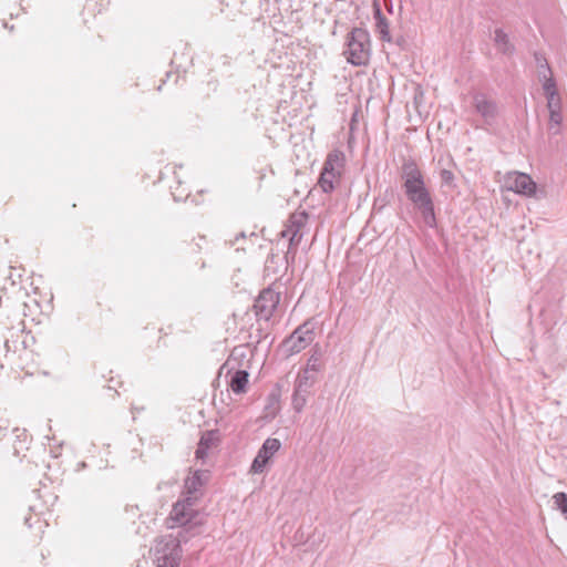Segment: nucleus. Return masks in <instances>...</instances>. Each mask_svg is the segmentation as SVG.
<instances>
[{
    "mask_svg": "<svg viewBox=\"0 0 567 567\" xmlns=\"http://www.w3.org/2000/svg\"><path fill=\"white\" fill-rule=\"evenodd\" d=\"M319 368H320V364H319V358L316 357L315 354H312L309 360H308V363H307V370H311V371H319Z\"/></svg>",
    "mask_w": 567,
    "mask_h": 567,
    "instance_id": "26",
    "label": "nucleus"
},
{
    "mask_svg": "<svg viewBox=\"0 0 567 567\" xmlns=\"http://www.w3.org/2000/svg\"><path fill=\"white\" fill-rule=\"evenodd\" d=\"M473 106L486 124H493L498 115L497 102L485 93L473 96Z\"/></svg>",
    "mask_w": 567,
    "mask_h": 567,
    "instance_id": "8",
    "label": "nucleus"
},
{
    "mask_svg": "<svg viewBox=\"0 0 567 567\" xmlns=\"http://www.w3.org/2000/svg\"><path fill=\"white\" fill-rule=\"evenodd\" d=\"M202 247L198 243H192L187 246V252L188 254H198L200 252Z\"/></svg>",
    "mask_w": 567,
    "mask_h": 567,
    "instance_id": "27",
    "label": "nucleus"
},
{
    "mask_svg": "<svg viewBox=\"0 0 567 567\" xmlns=\"http://www.w3.org/2000/svg\"><path fill=\"white\" fill-rule=\"evenodd\" d=\"M546 100L548 110H561V99L559 93L554 94V96H547Z\"/></svg>",
    "mask_w": 567,
    "mask_h": 567,
    "instance_id": "24",
    "label": "nucleus"
},
{
    "mask_svg": "<svg viewBox=\"0 0 567 567\" xmlns=\"http://www.w3.org/2000/svg\"><path fill=\"white\" fill-rule=\"evenodd\" d=\"M403 189L424 182V175L413 158L404 159L401 166Z\"/></svg>",
    "mask_w": 567,
    "mask_h": 567,
    "instance_id": "11",
    "label": "nucleus"
},
{
    "mask_svg": "<svg viewBox=\"0 0 567 567\" xmlns=\"http://www.w3.org/2000/svg\"><path fill=\"white\" fill-rule=\"evenodd\" d=\"M312 384L313 380L307 375V371L298 374L292 394V408L296 412L300 413L303 410Z\"/></svg>",
    "mask_w": 567,
    "mask_h": 567,
    "instance_id": "9",
    "label": "nucleus"
},
{
    "mask_svg": "<svg viewBox=\"0 0 567 567\" xmlns=\"http://www.w3.org/2000/svg\"><path fill=\"white\" fill-rule=\"evenodd\" d=\"M280 446L281 443L278 439L268 437L262 443L256 457L254 458L250 471L256 474L262 473L272 456L279 451Z\"/></svg>",
    "mask_w": 567,
    "mask_h": 567,
    "instance_id": "7",
    "label": "nucleus"
},
{
    "mask_svg": "<svg viewBox=\"0 0 567 567\" xmlns=\"http://www.w3.org/2000/svg\"><path fill=\"white\" fill-rule=\"evenodd\" d=\"M280 301V292L272 287L262 289L254 302V311L259 320L268 321L275 313Z\"/></svg>",
    "mask_w": 567,
    "mask_h": 567,
    "instance_id": "6",
    "label": "nucleus"
},
{
    "mask_svg": "<svg viewBox=\"0 0 567 567\" xmlns=\"http://www.w3.org/2000/svg\"><path fill=\"white\" fill-rule=\"evenodd\" d=\"M182 553V547L179 544V539L173 536H163L156 540L154 546V559L157 556H165L168 553Z\"/></svg>",
    "mask_w": 567,
    "mask_h": 567,
    "instance_id": "14",
    "label": "nucleus"
},
{
    "mask_svg": "<svg viewBox=\"0 0 567 567\" xmlns=\"http://www.w3.org/2000/svg\"><path fill=\"white\" fill-rule=\"evenodd\" d=\"M539 81L543 84V90L545 93V96H554V94L558 93L556 81L553 78L551 74H544V76L539 78Z\"/></svg>",
    "mask_w": 567,
    "mask_h": 567,
    "instance_id": "21",
    "label": "nucleus"
},
{
    "mask_svg": "<svg viewBox=\"0 0 567 567\" xmlns=\"http://www.w3.org/2000/svg\"><path fill=\"white\" fill-rule=\"evenodd\" d=\"M549 111V122L548 130L557 134L559 132V127L563 121L561 110H548Z\"/></svg>",
    "mask_w": 567,
    "mask_h": 567,
    "instance_id": "22",
    "label": "nucleus"
},
{
    "mask_svg": "<svg viewBox=\"0 0 567 567\" xmlns=\"http://www.w3.org/2000/svg\"><path fill=\"white\" fill-rule=\"evenodd\" d=\"M553 499L557 509H559L564 517L567 519V494L564 492L556 493L553 496Z\"/></svg>",
    "mask_w": 567,
    "mask_h": 567,
    "instance_id": "23",
    "label": "nucleus"
},
{
    "mask_svg": "<svg viewBox=\"0 0 567 567\" xmlns=\"http://www.w3.org/2000/svg\"><path fill=\"white\" fill-rule=\"evenodd\" d=\"M209 476V471L197 470L186 477L184 482L185 496L173 505L167 518L168 522H173V524L168 525L169 528L182 526L189 530L202 524L200 520H197L198 512L194 509V506L202 496V487L208 482Z\"/></svg>",
    "mask_w": 567,
    "mask_h": 567,
    "instance_id": "1",
    "label": "nucleus"
},
{
    "mask_svg": "<svg viewBox=\"0 0 567 567\" xmlns=\"http://www.w3.org/2000/svg\"><path fill=\"white\" fill-rule=\"evenodd\" d=\"M343 55L355 66L367 65L371 54L370 34L365 29L353 28L347 35Z\"/></svg>",
    "mask_w": 567,
    "mask_h": 567,
    "instance_id": "2",
    "label": "nucleus"
},
{
    "mask_svg": "<svg viewBox=\"0 0 567 567\" xmlns=\"http://www.w3.org/2000/svg\"><path fill=\"white\" fill-rule=\"evenodd\" d=\"M385 6H386V9L389 10V12H392L393 7H392L391 1L389 3L385 1Z\"/></svg>",
    "mask_w": 567,
    "mask_h": 567,
    "instance_id": "29",
    "label": "nucleus"
},
{
    "mask_svg": "<svg viewBox=\"0 0 567 567\" xmlns=\"http://www.w3.org/2000/svg\"><path fill=\"white\" fill-rule=\"evenodd\" d=\"M308 218L309 215L305 210H297L289 216L285 225V229L281 230V237L289 239L287 255H295L297 252L298 246L303 236L302 229L306 227Z\"/></svg>",
    "mask_w": 567,
    "mask_h": 567,
    "instance_id": "5",
    "label": "nucleus"
},
{
    "mask_svg": "<svg viewBox=\"0 0 567 567\" xmlns=\"http://www.w3.org/2000/svg\"><path fill=\"white\" fill-rule=\"evenodd\" d=\"M343 164L344 154L339 150H334L328 154L323 164V169L333 172L341 176Z\"/></svg>",
    "mask_w": 567,
    "mask_h": 567,
    "instance_id": "17",
    "label": "nucleus"
},
{
    "mask_svg": "<svg viewBox=\"0 0 567 567\" xmlns=\"http://www.w3.org/2000/svg\"><path fill=\"white\" fill-rule=\"evenodd\" d=\"M220 442V433L218 430L205 431L197 445L195 452L196 458L205 460L208 455L209 450L216 447Z\"/></svg>",
    "mask_w": 567,
    "mask_h": 567,
    "instance_id": "12",
    "label": "nucleus"
},
{
    "mask_svg": "<svg viewBox=\"0 0 567 567\" xmlns=\"http://www.w3.org/2000/svg\"><path fill=\"white\" fill-rule=\"evenodd\" d=\"M339 177L340 175L322 168L318 184L324 193H331L334 189V182Z\"/></svg>",
    "mask_w": 567,
    "mask_h": 567,
    "instance_id": "18",
    "label": "nucleus"
},
{
    "mask_svg": "<svg viewBox=\"0 0 567 567\" xmlns=\"http://www.w3.org/2000/svg\"><path fill=\"white\" fill-rule=\"evenodd\" d=\"M373 14L375 19V31L383 42H392L388 19L383 16L378 0L373 1Z\"/></svg>",
    "mask_w": 567,
    "mask_h": 567,
    "instance_id": "13",
    "label": "nucleus"
},
{
    "mask_svg": "<svg viewBox=\"0 0 567 567\" xmlns=\"http://www.w3.org/2000/svg\"><path fill=\"white\" fill-rule=\"evenodd\" d=\"M182 558V553H172L165 556H157L154 559L157 567H178Z\"/></svg>",
    "mask_w": 567,
    "mask_h": 567,
    "instance_id": "19",
    "label": "nucleus"
},
{
    "mask_svg": "<svg viewBox=\"0 0 567 567\" xmlns=\"http://www.w3.org/2000/svg\"><path fill=\"white\" fill-rule=\"evenodd\" d=\"M534 60L538 70V78L544 76V74H551L553 71L549 66V63L542 52H534Z\"/></svg>",
    "mask_w": 567,
    "mask_h": 567,
    "instance_id": "20",
    "label": "nucleus"
},
{
    "mask_svg": "<svg viewBox=\"0 0 567 567\" xmlns=\"http://www.w3.org/2000/svg\"><path fill=\"white\" fill-rule=\"evenodd\" d=\"M126 512H132L133 516H138L140 508L137 505H127L125 508Z\"/></svg>",
    "mask_w": 567,
    "mask_h": 567,
    "instance_id": "28",
    "label": "nucleus"
},
{
    "mask_svg": "<svg viewBox=\"0 0 567 567\" xmlns=\"http://www.w3.org/2000/svg\"><path fill=\"white\" fill-rule=\"evenodd\" d=\"M205 266H206L205 261H204V260H202V261H200V268H204Z\"/></svg>",
    "mask_w": 567,
    "mask_h": 567,
    "instance_id": "30",
    "label": "nucleus"
},
{
    "mask_svg": "<svg viewBox=\"0 0 567 567\" xmlns=\"http://www.w3.org/2000/svg\"><path fill=\"white\" fill-rule=\"evenodd\" d=\"M494 43L498 52L505 55H513L515 47L511 42L508 34L503 29H496L494 32Z\"/></svg>",
    "mask_w": 567,
    "mask_h": 567,
    "instance_id": "15",
    "label": "nucleus"
},
{
    "mask_svg": "<svg viewBox=\"0 0 567 567\" xmlns=\"http://www.w3.org/2000/svg\"><path fill=\"white\" fill-rule=\"evenodd\" d=\"M406 198L413 204L414 208L421 214L424 224L430 228L437 225L434 200L425 181L421 184L410 186L404 189Z\"/></svg>",
    "mask_w": 567,
    "mask_h": 567,
    "instance_id": "3",
    "label": "nucleus"
},
{
    "mask_svg": "<svg viewBox=\"0 0 567 567\" xmlns=\"http://www.w3.org/2000/svg\"><path fill=\"white\" fill-rule=\"evenodd\" d=\"M440 177H441L442 184H445L449 186H451L454 182V174L450 169H442L440 172Z\"/></svg>",
    "mask_w": 567,
    "mask_h": 567,
    "instance_id": "25",
    "label": "nucleus"
},
{
    "mask_svg": "<svg viewBox=\"0 0 567 567\" xmlns=\"http://www.w3.org/2000/svg\"><path fill=\"white\" fill-rule=\"evenodd\" d=\"M507 183L509 185V189L517 194L532 197L536 193V183L528 174L515 172L508 175Z\"/></svg>",
    "mask_w": 567,
    "mask_h": 567,
    "instance_id": "10",
    "label": "nucleus"
},
{
    "mask_svg": "<svg viewBox=\"0 0 567 567\" xmlns=\"http://www.w3.org/2000/svg\"><path fill=\"white\" fill-rule=\"evenodd\" d=\"M249 373L246 370H237L230 377L229 388L235 394H243L247 391Z\"/></svg>",
    "mask_w": 567,
    "mask_h": 567,
    "instance_id": "16",
    "label": "nucleus"
},
{
    "mask_svg": "<svg viewBox=\"0 0 567 567\" xmlns=\"http://www.w3.org/2000/svg\"><path fill=\"white\" fill-rule=\"evenodd\" d=\"M315 337V322L312 319L306 320L298 326L289 337L284 339L280 344V350L286 357H291L311 344Z\"/></svg>",
    "mask_w": 567,
    "mask_h": 567,
    "instance_id": "4",
    "label": "nucleus"
}]
</instances>
